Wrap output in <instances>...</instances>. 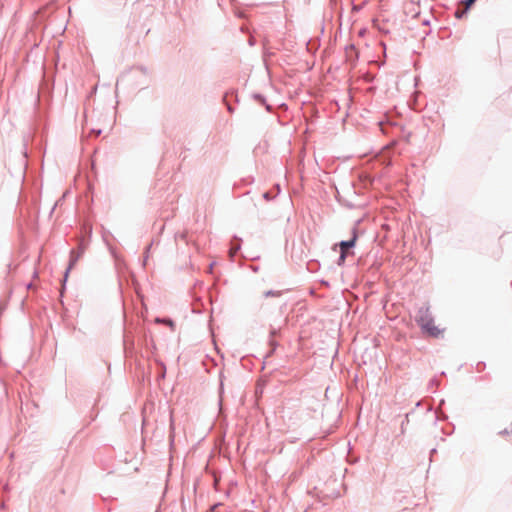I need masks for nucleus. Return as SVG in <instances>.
Returning a JSON list of instances; mask_svg holds the SVG:
<instances>
[{"label":"nucleus","mask_w":512,"mask_h":512,"mask_svg":"<svg viewBox=\"0 0 512 512\" xmlns=\"http://www.w3.org/2000/svg\"><path fill=\"white\" fill-rule=\"evenodd\" d=\"M418 325L421 327L422 331L429 336L439 337L442 335L444 329H440L435 325L434 319L431 316L430 310L428 307L421 308L419 310V314L416 319Z\"/></svg>","instance_id":"1"},{"label":"nucleus","mask_w":512,"mask_h":512,"mask_svg":"<svg viewBox=\"0 0 512 512\" xmlns=\"http://www.w3.org/2000/svg\"><path fill=\"white\" fill-rule=\"evenodd\" d=\"M355 242H356V235H354V237L349 241H342L339 243L340 252H341V255L339 258V263L344 262L348 249L354 247Z\"/></svg>","instance_id":"2"},{"label":"nucleus","mask_w":512,"mask_h":512,"mask_svg":"<svg viewBox=\"0 0 512 512\" xmlns=\"http://www.w3.org/2000/svg\"><path fill=\"white\" fill-rule=\"evenodd\" d=\"M74 255H75V253H74V252H72V255H71V261H70L69 267H68V269H67V271H66V275H67V274H68V272L71 270V268H72V267H73V265L76 263V261H77V259H78V257H79V255H77V256H74Z\"/></svg>","instance_id":"3"},{"label":"nucleus","mask_w":512,"mask_h":512,"mask_svg":"<svg viewBox=\"0 0 512 512\" xmlns=\"http://www.w3.org/2000/svg\"><path fill=\"white\" fill-rule=\"evenodd\" d=\"M476 0H465L463 3L466 8H469Z\"/></svg>","instance_id":"4"}]
</instances>
